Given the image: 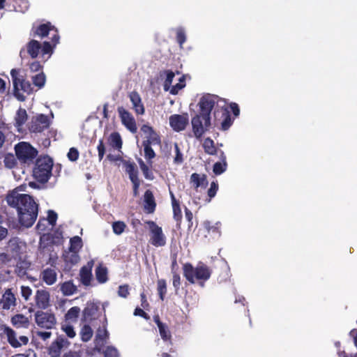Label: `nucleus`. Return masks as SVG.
<instances>
[{
  "label": "nucleus",
  "mask_w": 357,
  "mask_h": 357,
  "mask_svg": "<svg viewBox=\"0 0 357 357\" xmlns=\"http://www.w3.org/2000/svg\"><path fill=\"white\" fill-rule=\"evenodd\" d=\"M25 188V185H21L9 191L6 200L10 206L17 208L20 224L30 227L37 218L38 205L30 195L23 193Z\"/></svg>",
  "instance_id": "obj_1"
},
{
  "label": "nucleus",
  "mask_w": 357,
  "mask_h": 357,
  "mask_svg": "<svg viewBox=\"0 0 357 357\" xmlns=\"http://www.w3.org/2000/svg\"><path fill=\"white\" fill-rule=\"evenodd\" d=\"M183 275L190 282L195 283L196 280L206 281L211 276L210 269L204 264L199 263L196 267L190 264H185L183 266Z\"/></svg>",
  "instance_id": "obj_2"
},
{
  "label": "nucleus",
  "mask_w": 357,
  "mask_h": 357,
  "mask_svg": "<svg viewBox=\"0 0 357 357\" xmlns=\"http://www.w3.org/2000/svg\"><path fill=\"white\" fill-rule=\"evenodd\" d=\"M10 75L14 87L15 96L20 101L25 100L24 93L30 94L33 91L31 84L26 81L20 72L15 69L10 71Z\"/></svg>",
  "instance_id": "obj_3"
},
{
  "label": "nucleus",
  "mask_w": 357,
  "mask_h": 357,
  "mask_svg": "<svg viewBox=\"0 0 357 357\" xmlns=\"http://www.w3.org/2000/svg\"><path fill=\"white\" fill-rule=\"evenodd\" d=\"M52 165L50 158L46 156L38 158L33 169L34 177L40 182H47L51 176Z\"/></svg>",
  "instance_id": "obj_4"
},
{
  "label": "nucleus",
  "mask_w": 357,
  "mask_h": 357,
  "mask_svg": "<svg viewBox=\"0 0 357 357\" xmlns=\"http://www.w3.org/2000/svg\"><path fill=\"white\" fill-rule=\"evenodd\" d=\"M26 243L19 238L9 241L7 246V253L0 255V260L9 261L10 258H17L25 252Z\"/></svg>",
  "instance_id": "obj_5"
},
{
  "label": "nucleus",
  "mask_w": 357,
  "mask_h": 357,
  "mask_svg": "<svg viewBox=\"0 0 357 357\" xmlns=\"http://www.w3.org/2000/svg\"><path fill=\"white\" fill-rule=\"evenodd\" d=\"M18 159L24 162L32 161L37 155V151L27 142H20L15 146Z\"/></svg>",
  "instance_id": "obj_6"
},
{
  "label": "nucleus",
  "mask_w": 357,
  "mask_h": 357,
  "mask_svg": "<svg viewBox=\"0 0 357 357\" xmlns=\"http://www.w3.org/2000/svg\"><path fill=\"white\" fill-rule=\"evenodd\" d=\"M195 137L199 139L211 127V118L197 114L191 120Z\"/></svg>",
  "instance_id": "obj_7"
},
{
  "label": "nucleus",
  "mask_w": 357,
  "mask_h": 357,
  "mask_svg": "<svg viewBox=\"0 0 357 357\" xmlns=\"http://www.w3.org/2000/svg\"><path fill=\"white\" fill-rule=\"evenodd\" d=\"M147 225L151 231V243L156 247L164 246L166 243V238L162 233V228L153 221L147 222Z\"/></svg>",
  "instance_id": "obj_8"
},
{
  "label": "nucleus",
  "mask_w": 357,
  "mask_h": 357,
  "mask_svg": "<svg viewBox=\"0 0 357 357\" xmlns=\"http://www.w3.org/2000/svg\"><path fill=\"white\" fill-rule=\"evenodd\" d=\"M35 321L38 326L47 329L52 328L56 322L53 314L43 311L36 312Z\"/></svg>",
  "instance_id": "obj_9"
},
{
  "label": "nucleus",
  "mask_w": 357,
  "mask_h": 357,
  "mask_svg": "<svg viewBox=\"0 0 357 357\" xmlns=\"http://www.w3.org/2000/svg\"><path fill=\"white\" fill-rule=\"evenodd\" d=\"M218 102V98L213 96L207 95L203 96L198 105L199 107V115L210 118L211 112L215 104Z\"/></svg>",
  "instance_id": "obj_10"
},
{
  "label": "nucleus",
  "mask_w": 357,
  "mask_h": 357,
  "mask_svg": "<svg viewBox=\"0 0 357 357\" xmlns=\"http://www.w3.org/2000/svg\"><path fill=\"white\" fill-rule=\"evenodd\" d=\"M17 305V298L12 288L6 289L0 298V306L3 310H13Z\"/></svg>",
  "instance_id": "obj_11"
},
{
  "label": "nucleus",
  "mask_w": 357,
  "mask_h": 357,
  "mask_svg": "<svg viewBox=\"0 0 357 357\" xmlns=\"http://www.w3.org/2000/svg\"><path fill=\"white\" fill-rule=\"evenodd\" d=\"M41 50L43 54H51L52 47L48 42H45L43 47L37 40H32L27 45V52L32 58H36Z\"/></svg>",
  "instance_id": "obj_12"
},
{
  "label": "nucleus",
  "mask_w": 357,
  "mask_h": 357,
  "mask_svg": "<svg viewBox=\"0 0 357 357\" xmlns=\"http://www.w3.org/2000/svg\"><path fill=\"white\" fill-rule=\"evenodd\" d=\"M170 127L176 132H180L185 129L189 122L188 114H173L169 118Z\"/></svg>",
  "instance_id": "obj_13"
},
{
  "label": "nucleus",
  "mask_w": 357,
  "mask_h": 357,
  "mask_svg": "<svg viewBox=\"0 0 357 357\" xmlns=\"http://www.w3.org/2000/svg\"><path fill=\"white\" fill-rule=\"evenodd\" d=\"M5 334L6 335L8 342L14 348L26 345L29 342L28 337L25 335L17 336L15 331L8 326L5 328Z\"/></svg>",
  "instance_id": "obj_14"
},
{
  "label": "nucleus",
  "mask_w": 357,
  "mask_h": 357,
  "mask_svg": "<svg viewBox=\"0 0 357 357\" xmlns=\"http://www.w3.org/2000/svg\"><path fill=\"white\" fill-rule=\"evenodd\" d=\"M35 306L40 309H47L50 306L51 296L46 289H38L33 296Z\"/></svg>",
  "instance_id": "obj_15"
},
{
  "label": "nucleus",
  "mask_w": 357,
  "mask_h": 357,
  "mask_svg": "<svg viewBox=\"0 0 357 357\" xmlns=\"http://www.w3.org/2000/svg\"><path fill=\"white\" fill-rule=\"evenodd\" d=\"M118 112L123 125L132 133H135L137 128L132 115L123 107H119Z\"/></svg>",
  "instance_id": "obj_16"
},
{
  "label": "nucleus",
  "mask_w": 357,
  "mask_h": 357,
  "mask_svg": "<svg viewBox=\"0 0 357 357\" xmlns=\"http://www.w3.org/2000/svg\"><path fill=\"white\" fill-rule=\"evenodd\" d=\"M50 126V120L47 116L39 114L33 117L29 129L33 132H40L47 129Z\"/></svg>",
  "instance_id": "obj_17"
},
{
  "label": "nucleus",
  "mask_w": 357,
  "mask_h": 357,
  "mask_svg": "<svg viewBox=\"0 0 357 357\" xmlns=\"http://www.w3.org/2000/svg\"><path fill=\"white\" fill-rule=\"evenodd\" d=\"M70 342L62 337H59L52 343L49 348V354L51 357H59L62 349L69 346Z\"/></svg>",
  "instance_id": "obj_18"
},
{
  "label": "nucleus",
  "mask_w": 357,
  "mask_h": 357,
  "mask_svg": "<svg viewBox=\"0 0 357 357\" xmlns=\"http://www.w3.org/2000/svg\"><path fill=\"white\" fill-rule=\"evenodd\" d=\"M141 131L146 138V141L144 142L143 144L155 145L160 144V139L159 136L151 126L144 125L141 128Z\"/></svg>",
  "instance_id": "obj_19"
},
{
  "label": "nucleus",
  "mask_w": 357,
  "mask_h": 357,
  "mask_svg": "<svg viewBox=\"0 0 357 357\" xmlns=\"http://www.w3.org/2000/svg\"><path fill=\"white\" fill-rule=\"evenodd\" d=\"M190 182L195 189L199 188L205 189L208 185L206 176L197 173H194L190 176Z\"/></svg>",
  "instance_id": "obj_20"
},
{
  "label": "nucleus",
  "mask_w": 357,
  "mask_h": 357,
  "mask_svg": "<svg viewBox=\"0 0 357 357\" xmlns=\"http://www.w3.org/2000/svg\"><path fill=\"white\" fill-rule=\"evenodd\" d=\"M129 98L135 112L138 114H143L144 113V107L142 103L139 95L137 92L132 91L129 94Z\"/></svg>",
  "instance_id": "obj_21"
},
{
  "label": "nucleus",
  "mask_w": 357,
  "mask_h": 357,
  "mask_svg": "<svg viewBox=\"0 0 357 357\" xmlns=\"http://www.w3.org/2000/svg\"><path fill=\"white\" fill-rule=\"evenodd\" d=\"M63 259L66 266L70 268L72 266L79 263L80 261V257L79 255V252L68 250L63 254Z\"/></svg>",
  "instance_id": "obj_22"
},
{
  "label": "nucleus",
  "mask_w": 357,
  "mask_h": 357,
  "mask_svg": "<svg viewBox=\"0 0 357 357\" xmlns=\"http://www.w3.org/2000/svg\"><path fill=\"white\" fill-rule=\"evenodd\" d=\"M41 278L47 285H52L56 282L57 274L51 268H46L41 273Z\"/></svg>",
  "instance_id": "obj_23"
},
{
  "label": "nucleus",
  "mask_w": 357,
  "mask_h": 357,
  "mask_svg": "<svg viewBox=\"0 0 357 357\" xmlns=\"http://www.w3.org/2000/svg\"><path fill=\"white\" fill-rule=\"evenodd\" d=\"M11 323L17 328H28L29 325V319L22 314H17L12 317Z\"/></svg>",
  "instance_id": "obj_24"
},
{
  "label": "nucleus",
  "mask_w": 357,
  "mask_h": 357,
  "mask_svg": "<svg viewBox=\"0 0 357 357\" xmlns=\"http://www.w3.org/2000/svg\"><path fill=\"white\" fill-rule=\"evenodd\" d=\"M155 208V203L153 195L150 190H146L144 194V209L148 213H152Z\"/></svg>",
  "instance_id": "obj_25"
},
{
  "label": "nucleus",
  "mask_w": 357,
  "mask_h": 357,
  "mask_svg": "<svg viewBox=\"0 0 357 357\" xmlns=\"http://www.w3.org/2000/svg\"><path fill=\"white\" fill-rule=\"evenodd\" d=\"M96 280L101 284L105 283L107 280V268L100 264L96 269Z\"/></svg>",
  "instance_id": "obj_26"
},
{
  "label": "nucleus",
  "mask_w": 357,
  "mask_h": 357,
  "mask_svg": "<svg viewBox=\"0 0 357 357\" xmlns=\"http://www.w3.org/2000/svg\"><path fill=\"white\" fill-rule=\"evenodd\" d=\"M171 155L174 158V162L175 164H181L183 161V154L181 152L180 148L177 143H174L170 147Z\"/></svg>",
  "instance_id": "obj_27"
},
{
  "label": "nucleus",
  "mask_w": 357,
  "mask_h": 357,
  "mask_svg": "<svg viewBox=\"0 0 357 357\" xmlns=\"http://www.w3.org/2000/svg\"><path fill=\"white\" fill-rule=\"evenodd\" d=\"M155 321L159 329L160 335L163 340H169L171 339V333L167 326L160 321L158 317L155 318Z\"/></svg>",
  "instance_id": "obj_28"
},
{
  "label": "nucleus",
  "mask_w": 357,
  "mask_h": 357,
  "mask_svg": "<svg viewBox=\"0 0 357 357\" xmlns=\"http://www.w3.org/2000/svg\"><path fill=\"white\" fill-rule=\"evenodd\" d=\"M221 162H215L213 165V171L214 174L219 175L222 174L227 169L226 157L225 153L222 151L221 153Z\"/></svg>",
  "instance_id": "obj_29"
},
{
  "label": "nucleus",
  "mask_w": 357,
  "mask_h": 357,
  "mask_svg": "<svg viewBox=\"0 0 357 357\" xmlns=\"http://www.w3.org/2000/svg\"><path fill=\"white\" fill-rule=\"evenodd\" d=\"M79 313L80 308L79 307L75 306L71 307L65 315V321L69 323L76 322Z\"/></svg>",
  "instance_id": "obj_30"
},
{
  "label": "nucleus",
  "mask_w": 357,
  "mask_h": 357,
  "mask_svg": "<svg viewBox=\"0 0 357 357\" xmlns=\"http://www.w3.org/2000/svg\"><path fill=\"white\" fill-rule=\"evenodd\" d=\"M61 291L65 296H70L77 291L76 286L70 281L65 282L61 284Z\"/></svg>",
  "instance_id": "obj_31"
},
{
  "label": "nucleus",
  "mask_w": 357,
  "mask_h": 357,
  "mask_svg": "<svg viewBox=\"0 0 357 357\" xmlns=\"http://www.w3.org/2000/svg\"><path fill=\"white\" fill-rule=\"evenodd\" d=\"M15 125L18 130H20V127L26 121L27 114L26 111L24 109H19L17 112L15 116Z\"/></svg>",
  "instance_id": "obj_32"
},
{
  "label": "nucleus",
  "mask_w": 357,
  "mask_h": 357,
  "mask_svg": "<svg viewBox=\"0 0 357 357\" xmlns=\"http://www.w3.org/2000/svg\"><path fill=\"white\" fill-rule=\"evenodd\" d=\"M83 246V242L82 238L75 236L70 239V247L69 250L79 252Z\"/></svg>",
  "instance_id": "obj_33"
},
{
  "label": "nucleus",
  "mask_w": 357,
  "mask_h": 357,
  "mask_svg": "<svg viewBox=\"0 0 357 357\" xmlns=\"http://www.w3.org/2000/svg\"><path fill=\"white\" fill-rule=\"evenodd\" d=\"M204 151L209 155H215L217 153V149L215 146L214 142L210 138H206L202 144Z\"/></svg>",
  "instance_id": "obj_34"
},
{
  "label": "nucleus",
  "mask_w": 357,
  "mask_h": 357,
  "mask_svg": "<svg viewBox=\"0 0 357 357\" xmlns=\"http://www.w3.org/2000/svg\"><path fill=\"white\" fill-rule=\"evenodd\" d=\"M125 170L128 174L131 181L138 180L137 169L134 164L130 162L124 163Z\"/></svg>",
  "instance_id": "obj_35"
},
{
  "label": "nucleus",
  "mask_w": 357,
  "mask_h": 357,
  "mask_svg": "<svg viewBox=\"0 0 357 357\" xmlns=\"http://www.w3.org/2000/svg\"><path fill=\"white\" fill-rule=\"evenodd\" d=\"M109 144L118 150H120L122 147V140L120 135L118 132H113L110 135Z\"/></svg>",
  "instance_id": "obj_36"
},
{
  "label": "nucleus",
  "mask_w": 357,
  "mask_h": 357,
  "mask_svg": "<svg viewBox=\"0 0 357 357\" xmlns=\"http://www.w3.org/2000/svg\"><path fill=\"white\" fill-rule=\"evenodd\" d=\"M80 280L83 284L88 286L92 279L91 271L89 269L82 268L79 272Z\"/></svg>",
  "instance_id": "obj_37"
},
{
  "label": "nucleus",
  "mask_w": 357,
  "mask_h": 357,
  "mask_svg": "<svg viewBox=\"0 0 357 357\" xmlns=\"http://www.w3.org/2000/svg\"><path fill=\"white\" fill-rule=\"evenodd\" d=\"M33 84L39 89L45 86L46 77L43 73H40L32 77Z\"/></svg>",
  "instance_id": "obj_38"
},
{
  "label": "nucleus",
  "mask_w": 357,
  "mask_h": 357,
  "mask_svg": "<svg viewBox=\"0 0 357 357\" xmlns=\"http://www.w3.org/2000/svg\"><path fill=\"white\" fill-rule=\"evenodd\" d=\"M185 86V77L181 76L179 77L178 83H176L175 85H172V86H170V89L169 90V91L170 92V93L176 95L178 93V91L182 89Z\"/></svg>",
  "instance_id": "obj_39"
},
{
  "label": "nucleus",
  "mask_w": 357,
  "mask_h": 357,
  "mask_svg": "<svg viewBox=\"0 0 357 357\" xmlns=\"http://www.w3.org/2000/svg\"><path fill=\"white\" fill-rule=\"evenodd\" d=\"M61 330L70 338H73L76 335V333L74 330L73 326L69 322L64 321L61 325Z\"/></svg>",
  "instance_id": "obj_40"
},
{
  "label": "nucleus",
  "mask_w": 357,
  "mask_h": 357,
  "mask_svg": "<svg viewBox=\"0 0 357 357\" xmlns=\"http://www.w3.org/2000/svg\"><path fill=\"white\" fill-rule=\"evenodd\" d=\"M157 290L159 296L162 301L164 300L165 296L167 293V284L165 280L161 279L158 280L157 282Z\"/></svg>",
  "instance_id": "obj_41"
},
{
  "label": "nucleus",
  "mask_w": 357,
  "mask_h": 357,
  "mask_svg": "<svg viewBox=\"0 0 357 357\" xmlns=\"http://www.w3.org/2000/svg\"><path fill=\"white\" fill-rule=\"evenodd\" d=\"M3 162L6 167L12 169L15 167L17 160L14 155L7 154L4 157Z\"/></svg>",
  "instance_id": "obj_42"
},
{
  "label": "nucleus",
  "mask_w": 357,
  "mask_h": 357,
  "mask_svg": "<svg viewBox=\"0 0 357 357\" xmlns=\"http://www.w3.org/2000/svg\"><path fill=\"white\" fill-rule=\"evenodd\" d=\"M93 335V331L89 326H84L81 330L82 340L84 342L89 341Z\"/></svg>",
  "instance_id": "obj_43"
},
{
  "label": "nucleus",
  "mask_w": 357,
  "mask_h": 357,
  "mask_svg": "<svg viewBox=\"0 0 357 357\" xmlns=\"http://www.w3.org/2000/svg\"><path fill=\"white\" fill-rule=\"evenodd\" d=\"M126 227V224L122 221H116L112 224L113 231L116 235L121 234L124 231Z\"/></svg>",
  "instance_id": "obj_44"
},
{
  "label": "nucleus",
  "mask_w": 357,
  "mask_h": 357,
  "mask_svg": "<svg viewBox=\"0 0 357 357\" xmlns=\"http://www.w3.org/2000/svg\"><path fill=\"white\" fill-rule=\"evenodd\" d=\"M52 29V26L50 24H42L38 26L36 30V34L40 37L46 36L49 31Z\"/></svg>",
  "instance_id": "obj_45"
},
{
  "label": "nucleus",
  "mask_w": 357,
  "mask_h": 357,
  "mask_svg": "<svg viewBox=\"0 0 357 357\" xmlns=\"http://www.w3.org/2000/svg\"><path fill=\"white\" fill-rule=\"evenodd\" d=\"M138 162L144 176L148 179H152L153 176L151 172L149 171V167L144 162L142 159H139Z\"/></svg>",
  "instance_id": "obj_46"
},
{
  "label": "nucleus",
  "mask_w": 357,
  "mask_h": 357,
  "mask_svg": "<svg viewBox=\"0 0 357 357\" xmlns=\"http://www.w3.org/2000/svg\"><path fill=\"white\" fill-rule=\"evenodd\" d=\"M175 77V75L172 72H168L167 74V77L164 83V89L165 91H169L170 89V86H172V84L173 79Z\"/></svg>",
  "instance_id": "obj_47"
},
{
  "label": "nucleus",
  "mask_w": 357,
  "mask_h": 357,
  "mask_svg": "<svg viewBox=\"0 0 357 357\" xmlns=\"http://www.w3.org/2000/svg\"><path fill=\"white\" fill-rule=\"evenodd\" d=\"M20 289L22 296L26 301H29L31 296L32 295L31 289L28 286H22Z\"/></svg>",
  "instance_id": "obj_48"
},
{
  "label": "nucleus",
  "mask_w": 357,
  "mask_h": 357,
  "mask_svg": "<svg viewBox=\"0 0 357 357\" xmlns=\"http://www.w3.org/2000/svg\"><path fill=\"white\" fill-rule=\"evenodd\" d=\"M144 146V153H145V158L147 160H151L153 158L155 155V152L151 147V145L149 144H143Z\"/></svg>",
  "instance_id": "obj_49"
},
{
  "label": "nucleus",
  "mask_w": 357,
  "mask_h": 357,
  "mask_svg": "<svg viewBox=\"0 0 357 357\" xmlns=\"http://www.w3.org/2000/svg\"><path fill=\"white\" fill-rule=\"evenodd\" d=\"M47 225L49 224L47 223V220H40L36 225V229L38 233L41 234L45 232Z\"/></svg>",
  "instance_id": "obj_50"
},
{
  "label": "nucleus",
  "mask_w": 357,
  "mask_h": 357,
  "mask_svg": "<svg viewBox=\"0 0 357 357\" xmlns=\"http://www.w3.org/2000/svg\"><path fill=\"white\" fill-rule=\"evenodd\" d=\"M68 158L71 161H75L78 159L79 152L75 148H71L68 153Z\"/></svg>",
  "instance_id": "obj_51"
},
{
  "label": "nucleus",
  "mask_w": 357,
  "mask_h": 357,
  "mask_svg": "<svg viewBox=\"0 0 357 357\" xmlns=\"http://www.w3.org/2000/svg\"><path fill=\"white\" fill-rule=\"evenodd\" d=\"M176 33H177V40L179 43L180 45L181 46L183 44V43L185 41V32L183 29L179 28L177 29Z\"/></svg>",
  "instance_id": "obj_52"
},
{
  "label": "nucleus",
  "mask_w": 357,
  "mask_h": 357,
  "mask_svg": "<svg viewBox=\"0 0 357 357\" xmlns=\"http://www.w3.org/2000/svg\"><path fill=\"white\" fill-rule=\"evenodd\" d=\"M105 357H119L118 351L114 347H109L105 351Z\"/></svg>",
  "instance_id": "obj_53"
},
{
  "label": "nucleus",
  "mask_w": 357,
  "mask_h": 357,
  "mask_svg": "<svg viewBox=\"0 0 357 357\" xmlns=\"http://www.w3.org/2000/svg\"><path fill=\"white\" fill-rule=\"evenodd\" d=\"M218 189V184L215 182H212L211 184V187L208 190V195L209 196L210 198H212L215 195Z\"/></svg>",
  "instance_id": "obj_54"
},
{
  "label": "nucleus",
  "mask_w": 357,
  "mask_h": 357,
  "mask_svg": "<svg viewBox=\"0 0 357 357\" xmlns=\"http://www.w3.org/2000/svg\"><path fill=\"white\" fill-rule=\"evenodd\" d=\"M98 151V157L99 160H101L105 155V145L103 144L102 140H100L98 145L97 146Z\"/></svg>",
  "instance_id": "obj_55"
},
{
  "label": "nucleus",
  "mask_w": 357,
  "mask_h": 357,
  "mask_svg": "<svg viewBox=\"0 0 357 357\" xmlns=\"http://www.w3.org/2000/svg\"><path fill=\"white\" fill-rule=\"evenodd\" d=\"M57 215L53 211H49L48 213V218L47 220V223L52 226H53L56 220Z\"/></svg>",
  "instance_id": "obj_56"
},
{
  "label": "nucleus",
  "mask_w": 357,
  "mask_h": 357,
  "mask_svg": "<svg viewBox=\"0 0 357 357\" xmlns=\"http://www.w3.org/2000/svg\"><path fill=\"white\" fill-rule=\"evenodd\" d=\"M118 293L121 297L126 298L129 294L128 286H127V285L120 286L119 288Z\"/></svg>",
  "instance_id": "obj_57"
},
{
  "label": "nucleus",
  "mask_w": 357,
  "mask_h": 357,
  "mask_svg": "<svg viewBox=\"0 0 357 357\" xmlns=\"http://www.w3.org/2000/svg\"><path fill=\"white\" fill-rule=\"evenodd\" d=\"M41 68L42 66L38 61H33L29 65V68L31 72H38L41 69Z\"/></svg>",
  "instance_id": "obj_58"
},
{
  "label": "nucleus",
  "mask_w": 357,
  "mask_h": 357,
  "mask_svg": "<svg viewBox=\"0 0 357 357\" xmlns=\"http://www.w3.org/2000/svg\"><path fill=\"white\" fill-rule=\"evenodd\" d=\"M215 225H216V226H213V225H211V222H204V227L208 230V232H210L211 231H212L213 232H214V231L218 232V223H216Z\"/></svg>",
  "instance_id": "obj_59"
},
{
  "label": "nucleus",
  "mask_w": 357,
  "mask_h": 357,
  "mask_svg": "<svg viewBox=\"0 0 357 357\" xmlns=\"http://www.w3.org/2000/svg\"><path fill=\"white\" fill-rule=\"evenodd\" d=\"M181 284V278L178 274L173 275V285L176 288H178Z\"/></svg>",
  "instance_id": "obj_60"
},
{
  "label": "nucleus",
  "mask_w": 357,
  "mask_h": 357,
  "mask_svg": "<svg viewBox=\"0 0 357 357\" xmlns=\"http://www.w3.org/2000/svg\"><path fill=\"white\" fill-rule=\"evenodd\" d=\"M37 335L42 340H46L51 337L52 333L50 332H38Z\"/></svg>",
  "instance_id": "obj_61"
},
{
  "label": "nucleus",
  "mask_w": 357,
  "mask_h": 357,
  "mask_svg": "<svg viewBox=\"0 0 357 357\" xmlns=\"http://www.w3.org/2000/svg\"><path fill=\"white\" fill-rule=\"evenodd\" d=\"M131 182L133 184L134 195L135 196H137L138 195V188H139V185H140L139 180L138 179V180L132 181Z\"/></svg>",
  "instance_id": "obj_62"
},
{
  "label": "nucleus",
  "mask_w": 357,
  "mask_h": 357,
  "mask_svg": "<svg viewBox=\"0 0 357 357\" xmlns=\"http://www.w3.org/2000/svg\"><path fill=\"white\" fill-rule=\"evenodd\" d=\"M174 208V218L178 220H180L181 217V210L179 209V208L178 206H173Z\"/></svg>",
  "instance_id": "obj_63"
},
{
  "label": "nucleus",
  "mask_w": 357,
  "mask_h": 357,
  "mask_svg": "<svg viewBox=\"0 0 357 357\" xmlns=\"http://www.w3.org/2000/svg\"><path fill=\"white\" fill-rule=\"evenodd\" d=\"M231 109L233 111V113L235 116H238L239 114L240 111H239L237 104H236V103L231 104Z\"/></svg>",
  "instance_id": "obj_64"
}]
</instances>
